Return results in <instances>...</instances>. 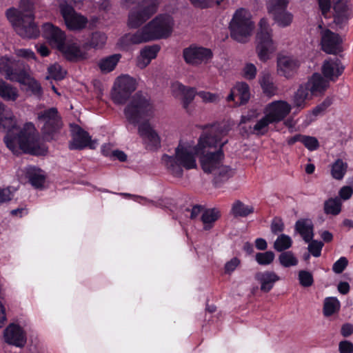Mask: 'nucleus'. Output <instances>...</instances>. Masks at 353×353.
I'll return each instance as SVG.
<instances>
[{"label": "nucleus", "mask_w": 353, "mask_h": 353, "mask_svg": "<svg viewBox=\"0 0 353 353\" xmlns=\"http://www.w3.org/2000/svg\"><path fill=\"white\" fill-rule=\"evenodd\" d=\"M203 130L197 145L194 148L195 154H201V168L210 174L223 164L225 155L223 147L227 143L221 141L223 131L217 123L198 125Z\"/></svg>", "instance_id": "f257e3e1"}, {"label": "nucleus", "mask_w": 353, "mask_h": 353, "mask_svg": "<svg viewBox=\"0 0 353 353\" xmlns=\"http://www.w3.org/2000/svg\"><path fill=\"white\" fill-rule=\"evenodd\" d=\"M172 21L168 14H159L134 34L125 35L132 44L167 39L172 32Z\"/></svg>", "instance_id": "f03ea898"}, {"label": "nucleus", "mask_w": 353, "mask_h": 353, "mask_svg": "<svg viewBox=\"0 0 353 353\" xmlns=\"http://www.w3.org/2000/svg\"><path fill=\"white\" fill-rule=\"evenodd\" d=\"M15 130L18 129L14 125L12 129L7 132L3 139L6 147L14 154H16L19 150L35 156L46 154V150L39 146L38 138L33 132L23 128L16 132Z\"/></svg>", "instance_id": "7ed1b4c3"}, {"label": "nucleus", "mask_w": 353, "mask_h": 353, "mask_svg": "<svg viewBox=\"0 0 353 353\" xmlns=\"http://www.w3.org/2000/svg\"><path fill=\"white\" fill-rule=\"evenodd\" d=\"M154 105L150 96L142 91L137 92L125 107L123 112L127 121L134 125L140 124L152 116Z\"/></svg>", "instance_id": "20e7f679"}, {"label": "nucleus", "mask_w": 353, "mask_h": 353, "mask_svg": "<svg viewBox=\"0 0 353 353\" xmlns=\"http://www.w3.org/2000/svg\"><path fill=\"white\" fill-rule=\"evenodd\" d=\"M6 17L21 37L35 39L39 36L40 30L34 22V14H25L12 7L6 11Z\"/></svg>", "instance_id": "39448f33"}, {"label": "nucleus", "mask_w": 353, "mask_h": 353, "mask_svg": "<svg viewBox=\"0 0 353 353\" xmlns=\"http://www.w3.org/2000/svg\"><path fill=\"white\" fill-rule=\"evenodd\" d=\"M162 161L169 172L175 177L183 176V168L190 170L196 167L194 154L181 146L176 148L174 156L163 154Z\"/></svg>", "instance_id": "423d86ee"}, {"label": "nucleus", "mask_w": 353, "mask_h": 353, "mask_svg": "<svg viewBox=\"0 0 353 353\" xmlns=\"http://www.w3.org/2000/svg\"><path fill=\"white\" fill-rule=\"evenodd\" d=\"M230 37L234 40L244 43L252 34L254 23L250 13L245 8H239L234 13L228 27Z\"/></svg>", "instance_id": "0eeeda50"}, {"label": "nucleus", "mask_w": 353, "mask_h": 353, "mask_svg": "<svg viewBox=\"0 0 353 353\" xmlns=\"http://www.w3.org/2000/svg\"><path fill=\"white\" fill-rule=\"evenodd\" d=\"M259 29L256 33V52L259 59L265 62L270 59V54L276 49L272 40V30L269 26L268 19H261L259 23Z\"/></svg>", "instance_id": "6e6552de"}, {"label": "nucleus", "mask_w": 353, "mask_h": 353, "mask_svg": "<svg viewBox=\"0 0 353 353\" xmlns=\"http://www.w3.org/2000/svg\"><path fill=\"white\" fill-rule=\"evenodd\" d=\"M137 89L135 79L128 74L117 78L112 90V99L117 105L125 104Z\"/></svg>", "instance_id": "1a4fd4ad"}, {"label": "nucleus", "mask_w": 353, "mask_h": 353, "mask_svg": "<svg viewBox=\"0 0 353 353\" xmlns=\"http://www.w3.org/2000/svg\"><path fill=\"white\" fill-rule=\"evenodd\" d=\"M38 119L43 123L41 128L42 133L50 139L59 132L63 125L61 117L57 108L52 107L40 112Z\"/></svg>", "instance_id": "9d476101"}, {"label": "nucleus", "mask_w": 353, "mask_h": 353, "mask_svg": "<svg viewBox=\"0 0 353 353\" xmlns=\"http://www.w3.org/2000/svg\"><path fill=\"white\" fill-rule=\"evenodd\" d=\"M70 128L71 140L68 143V148L70 150L96 148L97 141L92 139L88 132L76 123H71Z\"/></svg>", "instance_id": "9b49d317"}, {"label": "nucleus", "mask_w": 353, "mask_h": 353, "mask_svg": "<svg viewBox=\"0 0 353 353\" xmlns=\"http://www.w3.org/2000/svg\"><path fill=\"white\" fill-rule=\"evenodd\" d=\"M183 58L187 64L198 66L211 61L213 52L210 48L194 43L183 50Z\"/></svg>", "instance_id": "f8f14e48"}, {"label": "nucleus", "mask_w": 353, "mask_h": 353, "mask_svg": "<svg viewBox=\"0 0 353 353\" xmlns=\"http://www.w3.org/2000/svg\"><path fill=\"white\" fill-rule=\"evenodd\" d=\"M0 73L8 80L24 83L28 77L27 72L21 68L18 62L8 57L0 58Z\"/></svg>", "instance_id": "ddd939ff"}, {"label": "nucleus", "mask_w": 353, "mask_h": 353, "mask_svg": "<svg viewBox=\"0 0 353 353\" xmlns=\"http://www.w3.org/2000/svg\"><path fill=\"white\" fill-rule=\"evenodd\" d=\"M60 11L68 30L81 31L85 28L88 23V18L77 12L72 6L68 4L62 5Z\"/></svg>", "instance_id": "4468645a"}, {"label": "nucleus", "mask_w": 353, "mask_h": 353, "mask_svg": "<svg viewBox=\"0 0 353 353\" xmlns=\"http://www.w3.org/2000/svg\"><path fill=\"white\" fill-rule=\"evenodd\" d=\"M41 30L43 37L52 48L57 50L61 47L62 44L67 39L65 33L51 23H43Z\"/></svg>", "instance_id": "2eb2a0df"}, {"label": "nucleus", "mask_w": 353, "mask_h": 353, "mask_svg": "<svg viewBox=\"0 0 353 353\" xmlns=\"http://www.w3.org/2000/svg\"><path fill=\"white\" fill-rule=\"evenodd\" d=\"M69 61L77 62L87 59V52L82 50L80 46L72 39H66L58 50Z\"/></svg>", "instance_id": "dca6fc26"}, {"label": "nucleus", "mask_w": 353, "mask_h": 353, "mask_svg": "<svg viewBox=\"0 0 353 353\" xmlns=\"http://www.w3.org/2000/svg\"><path fill=\"white\" fill-rule=\"evenodd\" d=\"M5 341L16 347H23L26 343V334L19 325L11 323L4 330Z\"/></svg>", "instance_id": "f3484780"}, {"label": "nucleus", "mask_w": 353, "mask_h": 353, "mask_svg": "<svg viewBox=\"0 0 353 353\" xmlns=\"http://www.w3.org/2000/svg\"><path fill=\"white\" fill-rule=\"evenodd\" d=\"M299 65V61L292 57L279 56L277 58L278 73L286 79L292 78L296 74Z\"/></svg>", "instance_id": "a211bd4d"}, {"label": "nucleus", "mask_w": 353, "mask_h": 353, "mask_svg": "<svg viewBox=\"0 0 353 353\" xmlns=\"http://www.w3.org/2000/svg\"><path fill=\"white\" fill-rule=\"evenodd\" d=\"M341 39L338 34L326 29L322 32L321 49L327 54H336L339 49Z\"/></svg>", "instance_id": "6ab92c4d"}, {"label": "nucleus", "mask_w": 353, "mask_h": 353, "mask_svg": "<svg viewBox=\"0 0 353 353\" xmlns=\"http://www.w3.org/2000/svg\"><path fill=\"white\" fill-rule=\"evenodd\" d=\"M138 132L149 147L157 148L160 146V137L148 121H143L139 125Z\"/></svg>", "instance_id": "aec40b11"}, {"label": "nucleus", "mask_w": 353, "mask_h": 353, "mask_svg": "<svg viewBox=\"0 0 353 353\" xmlns=\"http://www.w3.org/2000/svg\"><path fill=\"white\" fill-rule=\"evenodd\" d=\"M235 97H238V101L235 102L237 105H242L247 103L250 97V87L245 82H240L236 84L230 93L227 97L228 102L234 101Z\"/></svg>", "instance_id": "412c9836"}, {"label": "nucleus", "mask_w": 353, "mask_h": 353, "mask_svg": "<svg viewBox=\"0 0 353 353\" xmlns=\"http://www.w3.org/2000/svg\"><path fill=\"white\" fill-rule=\"evenodd\" d=\"M291 105L284 101H276L269 105V113L268 114L272 121L279 122L283 120L290 112Z\"/></svg>", "instance_id": "4be33fe9"}, {"label": "nucleus", "mask_w": 353, "mask_h": 353, "mask_svg": "<svg viewBox=\"0 0 353 353\" xmlns=\"http://www.w3.org/2000/svg\"><path fill=\"white\" fill-rule=\"evenodd\" d=\"M345 67L343 65L341 60L338 58L325 61L322 66V73L323 76L332 81H336L341 76Z\"/></svg>", "instance_id": "5701e85b"}, {"label": "nucleus", "mask_w": 353, "mask_h": 353, "mask_svg": "<svg viewBox=\"0 0 353 353\" xmlns=\"http://www.w3.org/2000/svg\"><path fill=\"white\" fill-rule=\"evenodd\" d=\"M303 85L313 96L323 94L329 86V82L319 73L315 72Z\"/></svg>", "instance_id": "b1692460"}, {"label": "nucleus", "mask_w": 353, "mask_h": 353, "mask_svg": "<svg viewBox=\"0 0 353 353\" xmlns=\"http://www.w3.org/2000/svg\"><path fill=\"white\" fill-rule=\"evenodd\" d=\"M255 279L261 284V290L263 292H269L274 287V283L280 280V277L274 272H259L254 276Z\"/></svg>", "instance_id": "393cba45"}, {"label": "nucleus", "mask_w": 353, "mask_h": 353, "mask_svg": "<svg viewBox=\"0 0 353 353\" xmlns=\"http://www.w3.org/2000/svg\"><path fill=\"white\" fill-rule=\"evenodd\" d=\"M294 229L305 243H309L314 238V225L310 219H299L295 223Z\"/></svg>", "instance_id": "a878e982"}, {"label": "nucleus", "mask_w": 353, "mask_h": 353, "mask_svg": "<svg viewBox=\"0 0 353 353\" xmlns=\"http://www.w3.org/2000/svg\"><path fill=\"white\" fill-rule=\"evenodd\" d=\"M42 172L41 169L30 165L26 168L25 175L34 188H41L46 181V176Z\"/></svg>", "instance_id": "bb28decb"}, {"label": "nucleus", "mask_w": 353, "mask_h": 353, "mask_svg": "<svg viewBox=\"0 0 353 353\" xmlns=\"http://www.w3.org/2000/svg\"><path fill=\"white\" fill-rule=\"evenodd\" d=\"M259 83L264 94L271 97L277 92L278 88L273 81L272 75L267 71H263L259 77Z\"/></svg>", "instance_id": "cd10ccee"}, {"label": "nucleus", "mask_w": 353, "mask_h": 353, "mask_svg": "<svg viewBox=\"0 0 353 353\" xmlns=\"http://www.w3.org/2000/svg\"><path fill=\"white\" fill-rule=\"evenodd\" d=\"M312 97L303 83L301 84L293 96V107L298 111L304 109L307 105V101L311 99Z\"/></svg>", "instance_id": "c85d7f7f"}, {"label": "nucleus", "mask_w": 353, "mask_h": 353, "mask_svg": "<svg viewBox=\"0 0 353 353\" xmlns=\"http://www.w3.org/2000/svg\"><path fill=\"white\" fill-rule=\"evenodd\" d=\"M210 174H213V184L216 188H219L233 176L232 170L230 166L222 164L218 167L214 172Z\"/></svg>", "instance_id": "c756f323"}, {"label": "nucleus", "mask_w": 353, "mask_h": 353, "mask_svg": "<svg viewBox=\"0 0 353 353\" xmlns=\"http://www.w3.org/2000/svg\"><path fill=\"white\" fill-rule=\"evenodd\" d=\"M106 35L99 31H96L92 33L90 39L83 43V48L84 50L100 49L102 48L106 43Z\"/></svg>", "instance_id": "7c9ffc66"}, {"label": "nucleus", "mask_w": 353, "mask_h": 353, "mask_svg": "<svg viewBox=\"0 0 353 353\" xmlns=\"http://www.w3.org/2000/svg\"><path fill=\"white\" fill-rule=\"evenodd\" d=\"M18 97L17 88L0 79V97L6 101H14Z\"/></svg>", "instance_id": "2f4dec72"}, {"label": "nucleus", "mask_w": 353, "mask_h": 353, "mask_svg": "<svg viewBox=\"0 0 353 353\" xmlns=\"http://www.w3.org/2000/svg\"><path fill=\"white\" fill-rule=\"evenodd\" d=\"M121 57V54H114L103 58L99 62V68L104 73L112 72L114 70Z\"/></svg>", "instance_id": "473e14b6"}, {"label": "nucleus", "mask_w": 353, "mask_h": 353, "mask_svg": "<svg viewBox=\"0 0 353 353\" xmlns=\"http://www.w3.org/2000/svg\"><path fill=\"white\" fill-rule=\"evenodd\" d=\"M340 301L336 297L330 296L325 299L323 313L325 317H329L340 310Z\"/></svg>", "instance_id": "72a5a7b5"}, {"label": "nucleus", "mask_w": 353, "mask_h": 353, "mask_svg": "<svg viewBox=\"0 0 353 353\" xmlns=\"http://www.w3.org/2000/svg\"><path fill=\"white\" fill-rule=\"evenodd\" d=\"M220 217L219 211L214 208L205 210L201 215V221L203 223V229L209 230L213 227V223Z\"/></svg>", "instance_id": "f704fd0d"}, {"label": "nucleus", "mask_w": 353, "mask_h": 353, "mask_svg": "<svg viewBox=\"0 0 353 353\" xmlns=\"http://www.w3.org/2000/svg\"><path fill=\"white\" fill-rule=\"evenodd\" d=\"M254 211V209L252 205H246L239 200L233 203L231 209L232 214L234 217H246L252 214Z\"/></svg>", "instance_id": "c9c22d12"}, {"label": "nucleus", "mask_w": 353, "mask_h": 353, "mask_svg": "<svg viewBox=\"0 0 353 353\" xmlns=\"http://www.w3.org/2000/svg\"><path fill=\"white\" fill-rule=\"evenodd\" d=\"M176 86L177 90L183 94V106L185 109H187L194 99L196 90L194 88H188L180 83H176Z\"/></svg>", "instance_id": "e433bc0d"}, {"label": "nucleus", "mask_w": 353, "mask_h": 353, "mask_svg": "<svg viewBox=\"0 0 353 353\" xmlns=\"http://www.w3.org/2000/svg\"><path fill=\"white\" fill-rule=\"evenodd\" d=\"M347 169V164L341 159H336L332 165L331 175L336 180H341Z\"/></svg>", "instance_id": "4c0bfd02"}, {"label": "nucleus", "mask_w": 353, "mask_h": 353, "mask_svg": "<svg viewBox=\"0 0 353 353\" xmlns=\"http://www.w3.org/2000/svg\"><path fill=\"white\" fill-rule=\"evenodd\" d=\"M341 205L339 199L330 198L324 202V212L326 214L338 215L341 211Z\"/></svg>", "instance_id": "58836bf2"}, {"label": "nucleus", "mask_w": 353, "mask_h": 353, "mask_svg": "<svg viewBox=\"0 0 353 353\" xmlns=\"http://www.w3.org/2000/svg\"><path fill=\"white\" fill-rule=\"evenodd\" d=\"M273 123L270 116L266 114L254 125L252 133L256 135H264L268 132L269 125Z\"/></svg>", "instance_id": "ea45409f"}, {"label": "nucleus", "mask_w": 353, "mask_h": 353, "mask_svg": "<svg viewBox=\"0 0 353 353\" xmlns=\"http://www.w3.org/2000/svg\"><path fill=\"white\" fill-rule=\"evenodd\" d=\"M292 245V239L287 234H280L274 243V248L278 252H284Z\"/></svg>", "instance_id": "a19ab883"}, {"label": "nucleus", "mask_w": 353, "mask_h": 353, "mask_svg": "<svg viewBox=\"0 0 353 353\" xmlns=\"http://www.w3.org/2000/svg\"><path fill=\"white\" fill-rule=\"evenodd\" d=\"M273 14L274 21L281 27H287L292 21L293 16L286 10L277 12Z\"/></svg>", "instance_id": "79ce46f5"}, {"label": "nucleus", "mask_w": 353, "mask_h": 353, "mask_svg": "<svg viewBox=\"0 0 353 353\" xmlns=\"http://www.w3.org/2000/svg\"><path fill=\"white\" fill-rule=\"evenodd\" d=\"M160 49V46L157 44L146 46L141 50L140 54L143 59L148 60L147 64H148L152 59L157 57Z\"/></svg>", "instance_id": "37998d69"}, {"label": "nucleus", "mask_w": 353, "mask_h": 353, "mask_svg": "<svg viewBox=\"0 0 353 353\" xmlns=\"http://www.w3.org/2000/svg\"><path fill=\"white\" fill-rule=\"evenodd\" d=\"M288 3V0H268L267 8L270 13L274 14L285 10Z\"/></svg>", "instance_id": "c03bdc74"}, {"label": "nucleus", "mask_w": 353, "mask_h": 353, "mask_svg": "<svg viewBox=\"0 0 353 353\" xmlns=\"http://www.w3.org/2000/svg\"><path fill=\"white\" fill-rule=\"evenodd\" d=\"M279 260L280 264L284 268L294 266L298 263L297 259L291 251L283 252L279 255Z\"/></svg>", "instance_id": "a18cd8bd"}, {"label": "nucleus", "mask_w": 353, "mask_h": 353, "mask_svg": "<svg viewBox=\"0 0 353 353\" xmlns=\"http://www.w3.org/2000/svg\"><path fill=\"white\" fill-rule=\"evenodd\" d=\"M28 86V88L36 97H40L43 94V89L38 81L34 78H31L28 74V77L26 79L25 83H23Z\"/></svg>", "instance_id": "49530a36"}, {"label": "nucleus", "mask_w": 353, "mask_h": 353, "mask_svg": "<svg viewBox=\"0 0 353 353\" xmlns=\"http://www.w3.org/2000/svg\"><path fill=\"white\" fill-rule=\"evenodd\" d=\"M275 254L272 251L258 252L255 256L256 261L261 265H268L272 263Z\"/></svg>", "instance_id": "de8ad7c7"}, {"label": "nucleus", "mask_w": 353, "mask_h": 353, "mask_svg": "<svg viewBox=\"0 0 353 353\" xmlns=\"http://www.w3.org/2000/svg\"><path fill=\"white\" fill-rule=\"evenodd\" d=\"M299 283L304 288H308L313 285L314 277L312 274L307 270H300L298 274Z\"/></svg>", "instance_id": "09e8293b"}, {"label": "nucleus", "mask_w": 353, "mask_h": 353, "mask_svg": "<svg viewBox=\"0 0 353 353\" xmlns=\"http://www.w3.org/2000/svg\"><path fill=\"white\" fill-rule=\"evenodd\" d=\"M332 99L330 97H326L320 104L317 105L312 110V114L314 117H317L323 114L325 110L332 105Z\"/></svg>", "instance_id": "8fccbe9b"}, {"label": "nucleus", "mask_w": 353, "mask_h": 353, "mask_svg": "<svg viewBox=\"0 0 353 353\" xmlns=\"http://www.w3.org/2000/svg\"><path fill=\"white\" fill-rule=\"evenodd\" d=\"M323 245V242L312 239V240L309 242L308 251L313 256L319 257L321 254Z\"/></svg>", "instance_id": "3c124183"}, {"label": "nucleus", "mask_w": 353, "mask_h": 353, "mask_svg": "<svg viewBox=\"0 0 353 353\" xmlns=\"http://www.w3.org/2000/svg\"><path fill=\"white\" fill-rule=\"evenodd\" d=\"M223 0H190L191 3L198 8H208L214 5L220 6Z\"/></svg>", "instance_id": "603ef678"}, {"label": "nucleus", "mask_w": 353, "mask_h": 353, "mask_svg": "<svg viewBox=\"0 0 353 353\" xmlns=\"http://www.w3.org/2000/svg\"><path fill=\"white\" fill-rule=\"evenodd\" d=\"M48 70L50 77L56 81H61L65 77V73L63 72L61 67L58 64L51 65Z\"/></svg>", "instance_id": "864d4df0"}, {"label": "nucleus", "mask_w": 353, "mask_h": 353, "mask_svg": "<svg viewBox=\"0 0 353 353\" xmlns=\"http://www.w3.org/2000/svg\"><path fill=\"white\" fill-rule=\"evenodd\" d=\"M302 143L310 151H314L319 148V142L314 137L303 135Z\"/></svg>", "instance_id": "5fc2aeb1"}, {"label": "nucleus", "mask_w": 353, "mask_h": 353, "mask_svg": "<svg viewBox=\"0 0 353 353\" xmlns=\"http://www.w3.org/2000/svg\"><path fill=\"white\" fill-rule=\"evenodd\" d=\"M285 225L281 218L275 216L273 218L270 225V230L273 234L277 235L283 232Z\"/></svg>", "instance_id": "6e6d98bb"}, {"label": "nucleus", "mask_w": 353, "mask_h": 353, "mask_svg": "<svg viewBox=\"0 0 353 353\" xmlns=\"http://www.w3.org/2000/svg\"><path fill=\"white\" fill-rule=\"evenodd\" d=\"M257 72L256 66L251 63L245 65L243 69V76L247 80H253L255 79Z\"/></svg>", "instance_id": "4d7b16f0"}, {"label": "nucleus", "mask_w": 353, "mask_h": 353, "mask_svg": "<svg viewBox=\"0 0 353 353\" xmlns=\"http://www.w3.org/2000/svg\"><path fill=\"white\" fill-rule=\"evenodd\" d=\"M348 265V260L345 256H341L332 265V271L336 274L342 273Z\"/></svg>", "instance_id": "13d9d810"}, {"label": "nucleus", "mask_w": 353, "mask_h": 353, "mask_svg": "<svg viewBox=\"0 0 353 353\" xmlns=\"http://www.w3.org/2000/svg\"><path fill=\"white\" fill-rule=\"evenodd\" d=\"M34 6V0H20L19 8L21 11L26 14H34L33 10Z\"/></svg>", "instance_id": "bf43d9fd"}, {"label": "nucleus", "mask_w": 353, "mask_h": 353, "mask_svg": "<svg viewBox=\"0 0 353 353\" xmlns=\"http://www.w3.org/2000/svg\"><path fill=\"white\" fill-rule=\"evenodd\" d=\"M241 261L237 257H233L225 263L224 267L225 273L230 274L239 265Z\"/></svg>", "instance_id": "052dcab7"}, {"label": "nucleus", "mask_w": 353, "mask_h": 353, "mask_svg": "<svg viewBox=\"0 0 353 353\" xmlns=\"http://www.w3.org/2000/svg\"><path fill=\"white\" fill-rule=\"evenodd\" d=\"M13 194L10 188H0V205L8 203L12 200Z\"/></svg>", "instance_id": "680f3d73"}, {"label": "nucleus", "mask_w": 353, "mask_h": 353, "mask_svg": "<svg viewBox=\"0 0 353 353\" xmlns=\"http://www.w3.org/2000/svg\"><path fill=\"white\" fill-rule=\"evenodd\" d=\"M334 10L335 14H348V7L346 3L342 0H337L334 4Z\"/></svg>", "instance_id": "e2e57ef3"}, {"label": "nucleus", "mask_w": 353, "mask_h": 353, "mask_svg": "<svg viewBox=\"0 0 353 353\" xmlns=\"http://www.w3.org/2000/svg\"><path fill=\"white\" fill-rule=\"evenodd\" d=\"M340 353H353V343L350 341H342L339 344Z\"/></svg>", "instance_id": "0e129e2a"}, {"label": "nucleus", "mask_w": 353, "mask_h": 353, "mask_svg": "<svg viewBox=\"0 0 353 353\" xmlns=\"http://www.w3.org/2000/svg\"><path fill=\"white\" fill-rule=\"evenodd\" d=\"M349 17L347 14H334V22L340 28L343 27V26L347 21Z\"/></svg>", "instance_id": "69168bd1"}, {"label": "nucleus", "mask_w": 353, "mask_h": 353, "mask_svg": "<svg viewBox=\"0 0 353 353\" xmlns=\"http://www.w3.org/2000/svg\"><path fill=\"white\" fill-rule=\"evenodd\" d=\"M197 94L205 102H214L217 99L216 94L210 93L209 92L201 91V92H198Z\"/></svg>", "instance_id": "338daca9"}, {"label": "nucleus", "mask_w": 353, "mask_h": 353, "mask_svg": "<svg viewBox=\"0 0 353 353\" xmlns=\"http://www.w3.org/2000/svg\"><path fill=\"white\" fill-rule=\"evenodd\" d=\"M353 334V325L346 323L342 325L341 328V334L343 337H348Z\"/></svg>", "instance_id": "774afa93"}]
</instances>
